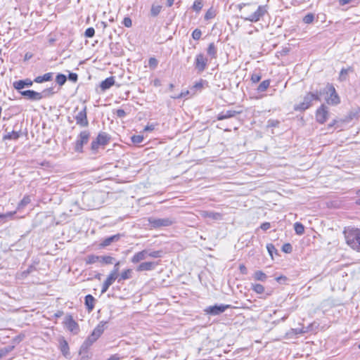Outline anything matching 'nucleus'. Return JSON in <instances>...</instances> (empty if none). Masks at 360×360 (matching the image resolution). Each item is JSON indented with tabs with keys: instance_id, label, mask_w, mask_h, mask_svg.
I'll return each mask as SVG.
<instances>
[{
	"instance_id": "63",
	"label": "nucleus",
	"mask_w": 360,
	"mask_h": 360,
	"mask_svg": "<svg viewBox=\"0 0 360 360\" xmlns=\"http://www.w3.org/2000/svg\"><path fill=\"white\" fill-rule=\"evenodd\" d=\"M109 287L110 285L104 281L101 288V293L105 292L108 290Z\"/></svg>"
},
{
	"instance_id": "18",
	"label": "nucleus",
	"mask_w": 360,
	"mask_h": 360,
	"mask_svg": "<svg viewBox=\"0 0 360 360\" xmlns=\"http://www.w3.org/2000/svg\"><path fill=\"white\" fill-rule=\"evenodd\" d=\"M121 238V235L120 233L115 234L108 238H105L103 240V241L100 243V248H105L110 245L112 243L118 241Z\"/></svg>"
},
{
	"instance_id": "20",
	"label": "nucleus",
	"mask_w": 360,
	"mask_h": 360,
	"mask_svg": "<svg viewBox=\"0 0 360 360\" xmlns=\"http://www.w3.org/2000/svg\"><path fill=\"white\" fill-rule=\"evenodd\" d=\"M107 321H101L94 329L92 333L95 335L98 338L103 333L105 329L107 328Z\"/></svg>"
},
{
	"instance_id": "64",
	"label": "nucleus",
	"mask_w": 360,
	"mask_h": 360,
	"mask_svg": "<svg viewBox=\"0 0 360 360\" xmlns=\"http://www.w3.org/2000/svg\"><path fill=\"white\" fill-rule=\"evenodd\" d=\"M352 1V0H339V4L340 6H345L347 4H349Z\"/></svg>"
},
{
	"instance_id": "56",
	"label": "nucleus",
	"mask_w": 360,
	"mask_h": 360,
	"mask_svg": "<svg viewBox=\"0 0 360 360\" xmlns=\"http://www.w3.org/2000/svg\"><path fill=\"white\" fill-rule=\"evenodd\" d=\"M123 25L127 27H130L132 25V22L130 18L126 17L123 20Z\"/></svg>"
},
{
	"instance_id": "30",
	"label": "nucleus",
	"mask_w": 360,
	"mask_h": 360,
	"mask_svg": "<svg viewBox=\"0 0 360 360\" xmlns=\"http://www.w3.org/2000/svg\"><path fill=\"white\" fill-rule=\"evenodd\" d=\"M20 137V132L12 131L10 132H8L6 134H5L3 137L4 140H17Z\"/></svg>"
},
{
	"instance_id": "28",
	"label": "nucleus",
	"mask_w": 360,
	"mask_h": 360,
	"mask_svg": "<svg viewBox=\"0 0 360 360\" xmlns=\"http://www.w3.org/2000/svg\"><path fill=\"white\" fill-rule=\"evenodd\" d=\"M39 94L40 96V100H41L42 98H48L55 94L54 88L50 87V88L45 89L41 92H39Z\"/></svg>"
},
{
	"instance_id": "60",
	"label": "nucleus",
	"mask_w": 360,
	"mask_h": 360,
	"mask_svg": "<svg viewBox=\"0 0 360 360\" xmlns=\"http://www.w3.org/2000/svg\"><path fill=\"white\" fill-rule=\"evenodd\" d=\"M239 270L240 272L243 275H246L248 274V269L243 264H240Z\"/></svg>"
},
{
	"instance_id": "49",
	"label": "nucleus",
	"mask_w": 360,
	"mask_h": 360,
	"mask_svg": "<svg viewBox=\"0 0 360 360\" xmlns=\"http://www.w3.org/2000/svg\"><path fill=\"white\" fill-rule=\"evenodd\" d=\"M262 75L260 73L254 72L252 74L250 79L252 83H257L260 81Z\"/></svg>"
},
{
	"instance_id": "54",
	"label": "nucleus",
	"mask_w": 360,
	"mask_h": 360,
	"mask_svg": "<svg viewBox=\"0 0 360 360\" xmlns=\"http://www.w3.org/2000/svg\"><path fill=\"white\" fill-rule=\"evenodd\" d=\"M266 249L271 257H273V253L277 251L275 246L271 243L267 244Z\"/></svg>"
},
{
	"instance_id": "41",
	"label": "nucleus",
	"mask_w": 360,
	"mask_h": 360,
	"mask_svg": "<svg viewBox=\"0 0 360 360\" xmlns=\"http://www.w3.org/2000/svg\"><path fill=\"white\" fill-rule=\"evenodd\" d=\"M97 262H99V256L95 255H88L86 259V263L87 264H94Z\"/></svg>"
},
{
	"instance_id": "23",
	"label": "nucleus",
	"mask_w": 360,
	"mask_h": 360,
	"mask_svg": "<svg viewBox=\"0 0 360 360\" xmlns=\"http://www.w3.org/2000/svg\"><path fill=\"white\" fill-rule=\"evenodd\" d=\"M207 53L211 59H215L217 57V49L214 42L210 43L207 49Z\"/></svg>"
},
{
	"instance_id": "25",
	"label": "nucleus",
	"mask_w": 360,
	"mask_h": 360,
	"mask_svg": "<svg viewBox=\"0 0 360 360\" xmlns=\"http://www.w3.org/2000/svg\"><path fill=\"white\" fill-rule=\"evenodd\" d=\"M30 202L31 197L28 195H25L23 198L18 204L17 210H23Z\"/></svg>"
},
{
	"instance_id": "38",
	"label": "nucleus",
	"mask_w": 360,
	"mask_h": 360,
	"mask_svg": "<svg viewBox=\"0 0 360 360\" xmlns=\"http://www.w3.org/2000/svg\"><path fill=\"white\" fill-rule=\"evenodd\" d=\"M161 9V6L153 4L150 9V15L153 17H156L160 13Z\"/></svg>"
},
{
	"instance_id": "46",
	"label": "nucleus",
	"mask_w": 360,
	"mask_h": 360,
	"mask_svg": "<svg viewBox=\"0 0 360 360\" xmlns=\"http://www.w3.org/2000/svg\"><path fill=\"white\" fill-rule=\"evenodd\" d=\"M158 60L155 58L151 57L149 58L148 65L150 69L155 70L158 67Z\"/></svg>"
},
{
	"instance_id": "48",
	"label": "nucleus",
	"mask_w": 360,
	"mask_h": 360,
	"mask_svg": "<svg viewBox=\"0 0 360 360\" xmlns=\"http://www.w3.org/2000/svg\"><path fill=\"white\" fill-rule=\"evenodd\" d=\"M202 36V32L200 29H195L192 32V37L195 40H198Z\"/></svg>"
},
{
	"instance_id": "53",
	"label": "nucleus",
	"mask_w": 360,
	"mask_h": 360,
	"mask_svg": "<svg viewBox=\"0 0 360 360\" xmlns=\"http://www.w3.org/2000/svg\"><path fill=\"white\" fill-rule=\"evenodd\" d=\"M214 16H215L214 11L212 8H210L206 12V13L205 15V19L210 20V19L214 18Z\"/></svg>"
},
{
	"instance_id": "55",
	"label": "nucleus",
	"mask_w": 360,
	"mask_h": 360,
	"mask_svg": "<svg viewBox=\"0 0 360 360\" xmlns=\"http://www.w3.org/2000/svg\"><path fill=\"white\" fill-rule=\"evenodd\" d=\"M68 79L72 82H76L78 80V75L76 73L70 72L68 75Z\"/></svg>"
},
{
	"instance_id": "4",
	"label": "nucleus",
	"mask_w": 360,
	"mask_h": 360,
	"mask_svg": "<svg viewBox=\"0 0 360 360\" xmlns=\"http://www.w3.org/2000/svg\"><path fill=\"white\" fill-rule=\"evenodd\" d=\"M321 92L316 91V92H309L307 94L300 103L295 105L294 109L296 111H304L308 109L314 101H321Z\"/></svg>"
},
{
	"instance_id": "31",
	"label": "nucleus",
	"mask_w": 360,
	"mask_h": 360,
	"mask_svg": "<svg viewBox=\"0 0 360 360\" xmlns=\"http://www.w3.org/2000/svg\"><path fill=\"white\" fill-rule=\"evenodd\" d=\"M205 84H207L206 80H204L202 79H200L198 82H195L191 90H193L195 91H200Z\"/></svg>"
},
{
	"instance_id": "10",
	"label": "nucleus",
	"mask_w": 360,
	"mask_h": 360,
	"mask_svg": "<svg viewBox=\"0 0 360 360\" xmlns=\"http://www.w3.org/2000/svg\"><path fill=\"white\" fill-rule=\"evenodd\" d=\"M75 118L77 124L79 125L82 127H88L89 121L86 115V107L84 106V108L77 113Z\"/></svg>"
},
{
	"instance_id": "29",
	"label": "nucleus",
	"mask_w": 360,
	"mask_h": 360,
	"mask_svg": "<svg viewBox=\"0 0 360 360\" xmlns=\"http://www.w3.org/2000/svg\"><path fill=\"white\" fill-rule=\"evenodd\" d=\"M202 216L215 220H219L221 219V214L215 212L205 211L202 213Z\"/></svg>"
},
{
	"instance_id": "59",
	"label": "nucleus",
	"mask_w": 360,
	"mask_h": 360,
	"mask_svg": "<svg viewBox=\"0 0 360 360\" xmlns=\"http://www.w3.org/2000/svg\"><path fill=\"white\" fill-rule=\"evenodd\" d=\"M118 117L122 118L126 116V112L123 109H117L115 112Z\"/></svg>"
},
{
	"instance_id": "1",
	"label": "nucleus",
	"mask_w": 360,
	"mask_h": 360,
	"mask_svg": "<svg viewBox=\"0 0 360 360\" xmlns=\"http://www.w3.org/2000/svg\"><path fill=\"white\" fill-rule=\"evenodd\" d=\"M239 7L241 18L251 22H258L267 13L266 6H257V4H242Z\"/></svg>"
},
{
	"instance_id": "50",
	"label": "nucleus",
	"mask_w": 360,
	"mask_h": 360,
	"mask_svg": "<svg viewBox=\"0 0 360 360\" xmlns=\"http://www.w3.org/2000/svg\"><path fill=\"white\" fill-rule=\"evenodd\" d=\"M143 141V136L141 135H134L133 136H131V141L134 143L139 144L142 143Z\"/></svg>"
},
{
	"instance_id": "44",
	"label": "nucleus",
	"mask_w": 360,
	"mask_h": 360,
	"mask_svg": "<svg viewBox=\"0 0 360 360\" xmlns=\"http://www.w3.org/2000/svg\"><path fill=\"white\" fill-rule=\"evenodd\" d=\"M116 279L118 280V276L112 273H110L105 282L110 286Z\"/></svg>"
},
{
	"instance_id": "47",
	"label": "nucleus",
	"mask_w": 360,
	"mask_h": 360,
	"mask_svg": "<svg viewBox=\"0 0 360 360\" xmlns=\"http://www.w3.org/2000/svg\"><path fill=\"white\" fill-rule=\"evenodd\" d=\"M314 20V15L312 13H308L303 18V22L306 24L311 23Z\"/></svg>"
},
{
	"instance_id": "52",
	"label": "nucleus",
	"mask_w": 360,
	"mask_h": 360,
	"mask_svg": "<svg viewBox=\"0 0 360 360\" xmlns=\"http://www.w3.org/2000/svg\"><path fill=\"white\" fill-rule=\"evenodd\" d=\"M282 250L285 253H290L292 251V247L290 243H285L282 246Z\"/></svg>"
},
{
	"instance_id": "7",
	"label": "nucleus",
	"mask_w": 360,
	"mask_h": 360,
	"mask_svg": "<svg viewBox=\"0 0 360 360\" xmlns=\"http://www.w3.org/2000/svg\"><path fill=\"white\" fill-rule=\"evenodd\" d=\"M207 58L202 53L196 55L194 60V67L198 72H202L207 66Z\"/></svg>"
},
{
	"instance_id": "27",
	"label": "nucleus",
	"mask_w": 360,
	"mask_h": 360,
	"mask_svg": "<svg viewBox=\"0 0 360 360\" xmlns=\"http://www.w3.org/2000/svg\"><path fill=\"white\" fill-rule=\"evenodd\" d=\"M115 261V258L110 255L99 256V262L103 264H112Z\"/></svg>"
},
{
	"instance_id": "5",
	"label": "nucleus",
	"mask_w": 360,
	"mask_h": 360,
	"mask_svg": "<svg viewBox=\"0 0 360 360\" xmlns=\"http://www.w3.org/2000/svg\"><path fill=\"white\" fill-rule=\"evenodd\" d=\"M110 140V136L106 132H100L96 139L91 143V150L93 154H96L100 146L104 147L108 145Z\"/></svg>"
},
{
	"instance_id": "12",
	"label": "nucleus",
	"mask_w": 360,
	"mask_h": 360,
	"mask_svg": "<svg viewBox=\"0 0 360 360\" xmlns=\"http://www.w3.org/2000/svg\"><path fill=\"white\" fill-rule=\"evenodd\" d=\"M98 338L92 333L88 336L80 347L79 354L86 353Z\"/></svg>"
},
{
	"instance_id": "21",
	"label": "nucleus",
	"mask_w": 360,
	"mask_h": 360,
	"mask_svg": "<svg viewBox=\"0 0 360 360\" xmlns=\"http://www.w3.org/2000/svg\"><path fill=\"white\" fill-rule=\"evenodd\" d=\"M115 84V78L114 77H110L104 79L100 84V87L103 91L109 89L111 86H112Z\"/></svg>"
},
{
	"instance_id": "51",
	"label": "nucleus",
	"mask_w": 360,
	"mask_h": 360,
	"mask_svg": "<svg viewBox=\"0 0 360 360\" xmlns=\"http://www.w3.org/2000/svg\"><path fill=\"white\" fill-rule=\"evenodd\" d=\"M95 34V30L93 27H89L84 32V36L87 38H91Z\"/></svg>"
},
{
	"instance_id": "33",
	"label": "nucleus",
	"mask_w": 360,
	"mask_h": 360,
	"mask_svg": "<svg viewBox=\"0 0 360 360\" xmlns=\"http://www.w3.org/2000/svg\"><path fill=\"white\" fill-rule=\"evenodd\" d=\"M256 281H265L267 278V276L262 271H256L253 276Z\"/></svg>"
},
{
	"instance_id": "15",
	"label": "nucleus",
	"mask_w": 360,
	"mask_h": 360,
	"mask_svg": "<svg viewBox=\"0 0 360 360\" xmlns=\"http://www.w3.org/2000/svg\"><path fill=\"white\" fill-rule=\"evenodd\" d=\"M21 96L25 97L28 100L33 101H40V96L39 92L34 90H25L19 91Z\"/></svg>"
},
{
	"instance_id": "62",
	"label": "nucleus",
	"mask_w": 360,
	"mask_h": 360,
	"mask_svg": "<svg viewBox=\"0 0 360 360\" xmlns=\"http://www.w3.org/2000/svg\"><path fill=\"white\" fill-rule=\"evenodd\" d=\"M155 125L154 124H147L144 128V131H152L155 129Z\"/></svg>"
},
{
	"instance_id": "58",
	"label": "nucleus",
	"mask_w": 360,
	"mask_h": 360,
	"mask_svg": "<svg viewBox=\"0 0 360 360\" xmlns=\"http://www.w3.org/2000/svg\"><path fill=\"white\" fill-rule=\"evenodd\" d=\"M120 262H116L115 263L114 268H113V269L111 271V272H110V273H112V274H115V275H117V276H118V271H119V268H120V267H119V266H120Z\"/></svg>"
},
{
	"instance_id": "8",
	"label": "nucleus",
	"mask_w": 360,
	"mask_h": 360,
	"mask_svg": "<svg viewBox=\"0 0 360 360\" xmlns=\"http://www.w3.org/2000/svg\"><path fill=\"white\" fill-rule=\"evenodd\" d=\"M64 326L73 334H77L79 331L78 323L74 320L71 314H67L63 321Z\"/></svg>"
},
{
	"instance_id": "43",
	"label": "nucleus",
	"mask_w": 360,
	"mask_h": 360,
	"mask_svg": "<svg viewBox=\"0 0 360 360\" xmlns=\"http://www.w3.org/2000/svg\"><path fill=\"white\" fill-rule=\"evenodd\" d=\"M252 289L257 294H262L264 292V287L259 283L252 284Z\"/></svg>"
},
{
	"instance_id": "11",
	"label": "nucleus",
	"mask_w": 360,
	"mask_h": 360,
	"mask_svg": "<svg viewBox=\"0 0 360 360\" xmlns=\"http://www.w3.org/2000/svg\"><path fill=\"white\" fill-rule=\"evenodd\" d=\"M328 111L327 107L325 105H321L316 110V121L320 124H323L328 119Z\"/></svg>"
},
{
	"instance_id": "14",
	"label": "nucleus",
	"mask_w": 360,
	"mask_h": 360,
	"mask_svg": "<svg viewBox=\"0 0 360 360\" xmlns=\"http://www.w3.org/2000/svg\"><path fill=\"white\" fill-rule=\"evenodd\" d=\"M329 91L330 92V96L326 99V102L329 105H337L340 103V97L335 91L333 86H329Z\"/></svg>"
},
{
	"instance_id": "36",
	"label": "nucleus",
	"mask_w": 360,
	"mask_h": 360,
	"mask_svg": "<svg viewBox=\"0 0 360 360\" xmlns=\"http://www.w3.org/2000/svg\"><path fill=\"white\" fill-rule=\"evenodd\" d=\"M294 229H295V233L300 236L302 235L304 232V226L300 222L295 223Z\"/></svg>"
},
{
	"instance_id": "39",
	"label": "nucleus",
	"mask_w": 360,
	"mask_h": 360,
	"mask_svg": "<svg viewBox=\"0 0 360 360\" xmlns=\"http://www.w3.org/2000/svg\"><path fill=\"white\" fill-rule=\"evenodd\" d=\"M13 346H7L0 349V359L6 356L9 352L13 349Z\"/></svg>"
},
{
	"instance_id": "32",
	"label": "nucleus",
	"mask_w": 360,
	"mask_h": 360,
	"mask_svg": "<svg viewBox=\"0 0 360 360\" xmlns=\"http://www.w3.org/2000/svg\"><path fill=\"white\" fill-rule=\"evenodd\" d=\"M352 68H342L340 72L339 79L341 82L345 81L347 78V75L349 72H352Z\"/></svg>"
},
{
	"instance_id": "16",
	"label": "nucleus",
	"mask_w": 360,
	"mask_h": 360,
	"mask_svg": "<svg viewBox=\"0 0 360 360\" xmlns=\"http://www.w3.org/2000/svg\"><path fill=\"white\" fill-rule=\"evenodd\" d=\"M157 265L158 263L155 262H144L137 266L136 270L139 272L151 271L153 270Z\"/></svg>"
},
{
	"instance_id": "37",
	"label": "nucleus",
	"mask_w": 360,
	"mask_h": 360,
	"mask_svg": "<svg viewBox=\"0 0 360 360\" xmlns=\"http://www.w3.org/2000/svg\"><path fill=\"white\" fill-rule=\"evenodd\" d=\"M203 6L202 0H195L192 6V9L196 13H199Z\"/></svg>"
},
{
	"instance_id": "45",
	"label": "nucleus",
	"mask_w": 360,
	"mask_h": 360,
	"mask_svg": "<svg viewBox=\"0 0 360 360\" xmlns=\"http://www.w3.org/2000/svg\"><path fill=\"white\" fill-rule=\"evenodd\" d=\"M308 331H309V327H307V328L302 327V328L292 329L290 331V333H292L293 335H299V334L306 333Z\"/></svg>"
},
{
	"instance_id": "13",
	"label": "nucleus",
	"mask_w": 360,
	"mask_h": 360,
	"mask_svg": "<svg viewBox=\"0 0 360 360\" xmlns=\"http://www.w3.org/2000/svg\"><path fill=\"white\" fill-rule=\"evenodd\" d=\"M34 80H31L30 79H21L15 81L13 83V88L17 90L18 92L21 91L22 89H23L25 87H30L32 86L33 84Z\"/></svg>"
},
{
	"instance_id": "26",
	"label": "nucleus",
	"mask_w": 360,
	"mask_h": 360,
	"mask_svg": "<svg viewBox=\"0 0 360 360\" xmlns=\"http://www.w3.org/2000/svg\"><path fill=\"white\" fill-rule=\"evenodd\" d=\"M132 277V270L131 269H126L122 272L118 276V282L120 283L122 281L129 279Z\"/></svg>"
},
{
	"instance_id": "42",
	"label": "nucleus",
	"mask_w": 360,
	"mask_h": 360,
	"mask_svg": "<svg viewBox=\"0 0 360 360\" xmlns=\"http://www.w3.org/2000/svg\"><path fill=\"white\" fill-rule=\"evenodd\" d=\"M67 81V77L63 74H58L56 77V82L60 86H63Z\"/></svg>"
},
{
	"instance_id": "22",
	"label": "nucleus",
	"mask_w": 360,
	"mask_h": 360,
	"mask_svg": "<svg viewBox=\"0 0 360 360\" xmlns=\"http://www.w3.org/2000/svg\"><path fill=\"white\" fill-rule=\"evenodd\" d=\"M96 299L91 295H87L84 298V304L89 311H91L95 305Z\"/></svg>"
},
{
	"instance_id": "19",
	"label": "nucleus",
	"mask_w": 360,
	"mask_h": 360,
	"mask_svg": "<svg viewBox=\"0 0 360 360\" xmlns=\"http://www.w3.org/2000/svg\"><path fill=\"white\" fill-rule=\"evenodd\" d=\"M148 257V250H143L142 251L136 252L131 259V262L134 264L140 262L142 260L146 259Z\"/></svg>"
},
{
	"instance_id": "2",
	"label": "nucleus",
	"mask_w": 360,
	"mask_h": 360,
	"mask_svg": "<svg viewBox=\"0 0 360 360\" xmlns=\"http://www.w3.org/2000/svg\"><path fill=\"white\" fill-rule=\"evenodd\" d=\"M344 234L347 244L353 250L360 252V229L348 227Z\"/></svg>"
},
{
	"instance_id": "57",
	"label": "nucleus",
	"mask_w": 360,
	"mask_h": 360,
	"mask_svg": "<svg viewBox=\"0 0 360 360\" xmlns=\"http://www.w3.org/2000/svg\"><path fill=\"white\" fill-rule=\"evenodd\" d=\"M16 211L13 212H8L5 214H3L4 216H5V221H6L8 219H13V217L15 214Z\"/></svg>"
},
{
	"instance_id": "17",
	"label": "nucleus",
	"mask_w": 360,
	"mask_h": 360,
	"mask_svg": "<svg viewBox=\"0 0 360 360\" xmlns=\"http://www.w3.org/2000/svg\"><path fill=\"white\" fill-rule=\"evenodd\" d=\"M241 113V111H236L233 110H229L226 111H222L221 112L217 117V119L218 120H223L225 119L231 118L236 115H239Z\"/></svg>"
},
{
	"instance_id": "34",
	"label": "nucleus",
	"mask_w": 360,
	"mask_h": 360,
	"mask_svg": "<svg viewBox=\"0 0 360 360\" xmlns=\"http://www.w3.org/2000/svg\"><path fill=\"white\" fill-rule=\"evenodd\" d=\"M269 85H270L269 79L264 80L258 86L257 90L258 92H264L269 88Z\"/></svg>"
},
{
	"instance_id": "61",
	"label": "nucleus",
	"mask_w": 360,
	"mask_h": 360,
	"mask_svg": "<svg viewBox=\"0 0 360 360\" xmlns=\"http://www.w3.org/2000/svg\"><path fill=\"white\" fill-rule=\"evenodd\" d=\"M271 227V224L269 222H264V223H262L260 226V228L263 230V231H266L268 229H269Z\"/></svg>"
},
{
	"instance_id": "9",
	"label": "nucleus",
	"mask_w": 360,
	"mask_h": 360,
	"mask_svg": "<svg viewBox=\"0 0 360 360\" xmlns=\"http://www.w3.org/2000/svg\"><path fill=\"white\" fill-rule=\"evenodd\" d=\"M231 306L229 305V304H215V305H213V306H209L207 307H206L205 309H204V311L207 314H210V315H212V316H217V315H219L221 314H222L223 312L225 311L226 309L230 308Z\"/></svg>"
},
{
	"instance_id": "24",
	"label": "nucleus",
	"mask_w": 360,
	"mask_h": 360,
	"mask_svg": "<svg viewBox=\"0 0 360 360\" xmlns=\"http://www.w3.org/2000/svg\"><path fill=\"white\" fill-rule=\"evenodd\" d=\"M53 72H48L41 76H38L34 78V82L36 83H43L44 82H49L53 79Z\"/></svg>"
},
{
	"instance_id": "3",
	"label": "nucleus",
	"mask_w": 360,
	"mask_h": 360,
	"mask_svg": "<svg viewBox=\"0 0 360 360\" xmlns=\"http://www.w3.org/2000/svg\"><path fill=\"white\" fill-rule=\"evenodd\" d=\"M147 221H148L150 229H154L171 226L176 222V219L173 217L166 218L150 217L147 219Z\"/></svg>"
},
{
	"instance_id": "6",
	"label": "nucleus",
	"mask_w": 360,
	"mask_h": 360,
	"mask_svg": "<svg viewBox=\"0 0 360 360\" xmlns=\"http://www.w3.org/2000/svg\"><path fill=\"white\" fill-rule=\"evenodd\" d=\"M90 138V133L89 131L84 130L79 133L75 144V150L78 153L83 152V146L86 144Z\"/></svg>"
},
{
	"instance_id": "40",
	"label": "nucleus",
	"mask_w": 360,
	"mask_h": 360,
	"mask_svg": "<svg viewBox=\"0 0 360 360\" xmlns=\"http://www.w3.org/2000/svg\"><path fill=\"white\" fill-rule=\"evenodd\" d=\"M162 255H163L162 250L150 251L148 250V257H150L153 258H160V257H162Z\"/></svg>"
},
{
	"instance_id": "35",
	"label": "nucleus",
	"mask_w": 360,
	"mask_h": 360,
	"mask_svg": "<svg viewBox=\"0 0 360 360\" xmlns=\"http://www.w3.org/2000/svg\"><path fill=\"white\" fill-rule=\"evenodd\" d=\"M60 347L61 352L64 356H67L69 354V346L66 340H63L60 342Z\"/></svg>"
}]
</instances>
